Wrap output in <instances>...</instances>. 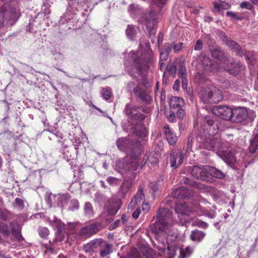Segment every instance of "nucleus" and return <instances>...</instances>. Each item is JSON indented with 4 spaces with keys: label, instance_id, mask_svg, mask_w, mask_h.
<instances>
[{
    "label": "nucleus",
    "instance_id": "obj_1",
    "mask_svg": "<svg viewBox=\"0 0 258 258\" xmlns=\"http://www.w3.org/2000/svg\"><path fill=\"white\" fill-rule=\"evenodd\" d=\"M219 123L218 119L214 120L210 116L205 117L202 122L203 135L198 134L197 140L201 148L216 151L226 156L228 143L223 141L220 138L214 137L219 131Z\"/></svg>",
    "mask_w": 258,
    "mask_h": 258
},
{
    "label": "nucleus",
    "instance_id": "obj_2",
    "mask_svg": "<svg viewBox=\"0 0 258 258\" xmlns=\"http://www.w3.org/2000/svg\"><path fill=\"white\" fill-rule=\"evenodd\" d=\"M200 202L205 207H203L197 203L179 202L175 203L174 210L177 214L181 225L184 226L189 223V216L193 215L199 216H206L211 219L215 217L216 212L214 210L210 209L211 204L205 199H202Z\"/></svg>",
    "mask_w": 258,
    "mask_h": 258
},
{
    "label": "nucleus",
    "instance_id": "obj_3",
    "mask_svg": "<svg viewBox=\"0 0 258 258\" xmlns=\"http://www.w3.org/2000/svg\"><path fill=\"white\" fill-rule=\"evenodd\" d=\"M134 67L139 75L147 71L154 61L153 51L150 48L138 50L132 55Z\"/></svg>",
    "mask_w": 258,
    "mask_h": 258
},
{
    "label": "nucleus",
    "instance_id": "obj_4",
    "mask_svg": "<svg viewBox=\"0 0 258 258\" xmlns=\"http://www.w3.org/2000/svg\"><path fill=\"white\" fill-rule=\"evenodd\" d=\"M172 213L167 208H160L154 216L155 220L151 226V230L156 235L160 232H166L168 229L169 222L172 220Z\"/></svg>",
    "mask_w": 258,
    "mask_h": 258
},
{
    "label": "nucleus",
    "instance_id": "obj_5",
    "mask_svg": "<svg viewBox=\"0 0 258 258\" xmlns=\"http://www.w3.org/2000/svg\"><path fill=\"white\" fill-rule=\"evenodd\" d=\"M138 157L131 158L126 157L118 163V167L122 170L124 177L128 180L134 179L136 176V171L139 167Z\"/></svg>",
    "mask_w": 258,
    "mask_h": 258
},
{
    "label": "nucleus",
    "instance_id": "obj_6",
    "mask_svg": "<svg viewBox=\"0 0 258 258\" xmlns=\"http://www.w3.org/2000/svg\"><path fill=\"white\" fill-rule=\"evenodd\" d=\"M199 94L205 103H217L223 99L221 91L213 86L201 90Z\"/></svg>",
    "mask_w": 258,
    "mask_h": 258
},
{
    "label": "nucleus",
    "instance_id": "obj_7",
    "mask_svg": "<svg viewBox=\"0 0 258 258\" xmlns=\"http://www.w3.org/2000/svg\"><path fill=\"white\" fill-rule=\"evenodd\" d=\"M11 231L9 229L8 225L6 223H0V232L5 237H8L11 232L12 235L19 242L24 240L21 234V227L16 221L10 223Z\"/></svg>",
    "mask_w": 258,
    "mask_h": 258
},
{
    "label": "nucleus",
    "instance_id": "obj_8",
    "mask_svg": "<svg viewBox=\"0 0 258 258\" xmlns=\"http://www.w3.org/2000/svg\"><path fill=\"white\" fill-rule=\"evenodd\" d=\"M124 112L127 117L131 120L142 121L145 119V115L139 112L138 108L132 104H127Z\"/></svg>",
    "mask_w": 258,
    "mask_h": 258
},
{
    "label": "nucleus",
    "instance_id": "obj_9",
    "mask_svg": "<svg viewBox=\"0 0 258 258\" xmlns=\"http://www.w3.org/2000/svg\"><path fill=\"white\" fill-rule=\"evenodd\" d=\"M102 228L100 223L95 222L82 227L79 231V234L83 237L88 238L97 233Z\"/></svg>",
    "mask_w": 258,
    "mask_h": 258
},
{
    "label": "nucleus",
    "instance_id": "obj_10",
    "mask_svg": "<svg viewBox=\"0 0 258 258\" xmlns=\"http://www.w3.org/2000/svg\"><path fill=\"white\" fill-rule=\"evenodd\" d=\"M207 167H208V166H195L191 170V174L197 179L208 181L210 179L209 176H208V168Z\"/></svg>",
    "mask_w": 258,
    "mask_h": 258
},
{
    "label": "nucleus",
    "instance_id": "obj_11",
    "mask_svg": "<svg viewBox=\"0 0 258 258\" xmlns=\"http://www.w3.org/2000/svg\"><path fill=\"white\" fill-rule=\"evenodd\" d=\"M233 109L226 106H218L213 108V112L220 118L227 120H231L232 116Z\"/></svg>",
    "mask_w": 258,
    "mask_h": 258
},
{
    "label": "nucleus",
    "instance_id": "obj_12",
    "mask_svg": "<svg viewBox=\"0 0 258 258\" xmlns=\"http://www.w3.org/2000/svg\"><path fill=\"white\" fill-rule=\"evenodd\" d=\"M194 194L192 190L187 189L183 186H179L172 190L171 197L175 199H183L189 198L192 197Z\"/></svg>",
    "mask_w": 258,
    "mask_h": 258
},
{
    "label": "nucleus",
    "instance_id": "obj_13",
    "mask_svg": "<svg viewBox=\"0 0 258 258\" xmlns=\"http://www.w3.org/2000/svg\"><path fill=\"white\" fill-rule=\"evenodd\" d=\"M121 201L119 199L109 200L105 207V210L109 216H114L120 209Z\"/></svg>",
    "mask_w": 258,
    "mask_h": 258
},
{
    "label": "nucleus",
    "instance_id": "obj_14",
    "mask_svg": "<svg viewBox=\"0 0 258 258\" xmlns=\"http://www.w3.org/2000/svg\"><path fill=\"white\" fill-rule=\"evenodd\" d=\"M157 15L153 11H150L144 16V25L147 30L151 32L157 23Z\"/></svg>",
    "mask_w": 258,
    "mask_h": 258
},
{
    "label": "nucleus",
    "instance_id": "obj_15",
    "mask_svg": "<svg viewBox=\"0 0 258 258\" xmlns=\"http://www.w3.org/2000/svg\"><path fill=\"white\" fill-rule=\"evenodd\" d=\"M184 156L179 150L173 149L170 155V162L172 167L177 168L183 162Z\"/></svg>",
    "mask_w": 258,
    "mask_h": 258
},
{
    "label": "nucleus",
    "instance_id": "obj_16",
    "mask_svg": "<svg viewBox=\"0 0 258 258\" xmlns=\"http://www.w3.org/2000/svg\"><path fill=\"white\" fill-rule=\"evenodd\" d=\"M232 116L230 121L233 122H241L247 116V112L243 107H236L233 109Z\"/></svg>",
    "mask_w": 258,
    "mask_h": 258
},
{
    "label": "nucleus",
    "instance_id": "obj_17",
    "mask_svg": "<svg viewBox=\"0 0 258 258\" xmlns=\"http://www.w3.org/2000/svg\"><path fill=\"white\" fill-rule=\"evenodd\" d=\"M202 63L204 70L207 73H217L220 69V65L218 63L211 60L206 56L204 57Z\"/></svg>",
    "mask_w": 258,
    "mask_h": 258
},
{
    "label": "nucleus",
    "instance_id": "obj_18",
    "mask_svg": "<svg viewBox=\"0 0 258 258\" xmlns=\"http://www.w3.org/2000/svg\"><path fill=\"white\" fill-rule=\"evenodd\" d=\"M172 48V45L169 43H165L160 50V59L159 61L160 69L161 70L164 69L166 63L164 62L169 57V52Z\"/></svg>",
    "mask_w": 258,
    "mask_h": 258
},
{
    "label": "nucleus",
    "instance_id": "obj_19",
    "mask_svg": "<svg viewBox=\"0 0 258 258\" xmlns=\"http://www.w3.org/2000/svg\"><path fill=\"white\" fill-rule=\"evenodd\" d=\"M145 201V196L143 193V188L142 186H139L138 192L134 196V199L131 201L128 208L134 210L136 208V205H140Z\"/></svg>",
    "mask_w": 258,
    "mask_h": 258
},
{
    "label": "nucleus",
    "instance_id": "obj_20",
    "mask_svg": "<svg viewBox=\"0 0 258 258\" xmlns=\"http://www.w3.org/2000/svg\"><path fill=\"white\" fill-rule=\"evenodd\" d=\"M102 239L97 238L92 240L89 243L85 244L83 247L84 251L87 253L95 252L99 249Z\"/></svg>",
    "mask_w": 258,
    "mask_h": 258
},
{
    "label": "nucleus",
    "instance_id": "obj_21",
    "mask_svg": "<svg viewBox=\"0 0 258 258\" xmlns=\"http://www.w3.org/2000/svg\"><path fill=\"white\" fill-rule=\"evenodd\" d=\"M163 128L168 143L170 145L174 146L177 141L176 134L170 128L168 124L165 125Z\"/></svg>",
    "mask_w": 258,
    "mask_h": 258
},
{
    "label": "nucleus",
    "instance_id": "obj_22",
    "mask_svg": "<svg viewBox=\"0 0 258 258\" xmlns=\"http://www.w3.org/2000/svg\"><path fill=\"white\" fill-rule=\"evenodd\" d=\"M133 92L135 95L143 102H149L151 100L150 95L144 89L140 87L137 86L135 87L133 90Z\"/></svg>",
    "mask_w": 258,
    "mask_h": 258
},
{
    "label": "nucleus",
    "instance_id": "obj_23",
    "mask_svg": "<svg viewBox=\"0 0 258 258\" xmlns=\"http://www.w3.org/2000/svg\"><path fill=\"white\" fill-rule=\"evenodd\" d=\"M99 251L101 256L105 257L112 252L113 246L111 244L108 243L102 239L101 244L99 247Z\"/></svg>",
    "mask_w": 258,
    "mask_h": 258
},
{
    "label": "nucleus",
    "instance_id": "obj_24",
    "mask_svg": "<svg viewBox=\"0 0 258 258\" xmlns=\"http://www.w3.org/2000/svg\"><path fill=\"white\" fill-rule=\"evenodd\" d=\"M184 101L182 98L177 96H172L169 100V105L171 109L182 108L184 106Z\"/></svg>",
    "mask_w": 258,
    "mask_h": 258
},
{
    "label": "nucleus",
    "instance_id": "obj_25",
    "mask_svg": "<svg viewBox=\"0 0 258 258\" xmlns=\"http://www.w3.org/2000/svg\"><path fill=\"white\" fill-rule=\"evenodd\" d=\"M206 235L205 232L198 229H195L191 231L189 239L195 242L200 243L202 241Z\"/></svg>",
    "mask_w": 258,
    "mask_h": 258
},
{
    "label": "nucleus",
    "instance_id": "obj_26",
    "mask_svg": "<svg viewBox=\"0 0 258 258\" xmlns=\"http://www.w3.org/2000/svg\"><path fill=\"white\" fill-rule=\"evenodd\" d=\"M208 176H209V180L208 182H212L213 177L222 179L225 177L224 174L220 170L217 168L208 166Z\"/></svg>",
    "mask_w": 258,
    "mask_h": 258
},
{
    "label": "nucleus",
    "instance_id": "obj_27",
    "mask_svg": "<svg viewBox=\"0 0 258 258\" xmlns=\"http://www.w3.org/2000/svg\"><path fill=\"white\" fill-rule=\"evenodd\" d=\"M148 161V165L150 168L154 166L158 162V155L155 151L147 152L144 156V160Z\"/></svg>",
    "mask_w": 258,
    "mask_h": 258
},
{
    "label": "nucleus",
    "instance_id": "obj_28",
    "mask_svg": "<svg viewBox=\"0 0 258 258\" xmlns=\"http://www.w3.org/2000/svg\"><path fill=\"white\" fill-rule=\"evenodd\" d=\"M130 144V141L126 138H119L116 141L117 147L120 151L123 152H128L131 149Z\"/></svg>",
    "mask_w": 258,
    "mask_h": 258
},
{
    "label": "nucleus",
    "instance_id": "obj_29",
    "mask_svg": "<svg viewBox=\"0 0 258 258\" xmlns=\"http://www.w3.org/2000/svg\"><path fill=\"white\" fill-rule=\"evenodd\" d=\"M159 249L166 256L167 258H172L176 253V248L168 244L167 247L165 245H163L162 247L160 246Z\"/></svg>",
    "mask_w": 258,
    "mask_h": 258
},
{
    "label": "nucleus",
    "instance_id": "obj_30",
    "mask_svg": "<svg viewBox=\"0 0 258 258\" xmlns=\"http://www.w3.org/2000/svg\"><path fill=\"white\" fill-rule=\"evenodd\" d=\"M14 214L7 209L0 210V220L4 221H10L14 219Z\"/></svg>",
    "mask_w": 258,
    "mask_h": 258
},
{
    "label": "nucleus",
    "instance_id": "obj_31",
    "mask_svg": "<svg viewBox=\"0 0 258 258\" xmlns=\"http://www.w3.org/2000/svg\"><path fill=\"white\" fill-rule=\"evenodd\" d=\"M55 227L57 229V238L61 241L64 239V225L60 221H56L55 222Z\"/></svg>",
    "mask_w": 258,
    "mask_h": 258
},
{
    "label": "nucleus",
    "instance_id": "obj_32",
    "mask_svg": "<svg viewBox=\"0 0 258 258\" xmlns=\"http://www.w3.org/2000/svg\"><path fill=\"white\" fill-rule=\"evenodd\" d=\"M249 151L251 153H254L258 149V134H254L250 140Z\"/></svg>",
    "mask_w": 258,
    "mask_h": 258
},
{
    "label": "nucleus",
    "instance_id": "obj_33",
    "mask_svg": "<svg viewBox=\"0 0 258 258\" xmlns=\"http://www.w3.org/2000/svg\"><path fill=\"white\" fill-rule=\"evenodd\" d=\"M228 72L231 74L236 76L241 71L242 66L239 63L235 62H231L230 66H228Z\"/></svg>",
    "mask_w": 258,
    "mask_h": 258
},
{
    "label": "nucleus",
    "instance_id": "obj_34",
    "mask_svg": "<svg viewBox=\"0 0 258 258\" xmlns=\"http://www.w3.org/2000/svg\"><path fill=\"white\" fill-rule=\"evenodd\" d=\"M182 181L185 184L189 185L192 187L200 189H203L205 188L204 184L196 182L193 180L185 177L183 178Z\"/></svg>",
    "mask_w": 258,
    "mask_h": 258
},
{
    "label": "nucleus",
    "instance_id": "obj_35",
    "mask_svg": "<svg viewBox=\"0 0 258 258\" xmlns=\"http://www.w3.org/2000/svg\"><path fill=\"white\" fill-rule=\"evenodd\" d=\"M194 249V247L190 246H188L185 248H181L179 258L189 257L192 254Z\"/></svg>",
    "mask_w": 258,
    "mask_h": 258
},
{
    "label": "nucleus",
    "instance_id": "obj_36",
    "mask_svg": "<svg viewBox=\"0 0 258 258\" xmlns=\"http://www.w3.org/2000/svg\"><path fill=\"white\" fill-rule=\"evenodd\" d=\"M241 55H242L245 57V59L248 61V63H250L251 65L254 64L255 63V57L253 51H244L242 50V52L240 51Z\"/></svg>",
    "mask_w": 258,
    "mask_h": 258
},
{
    "label": "nucleus",
    "instance_id": "obj_37",
    "mask_svg": "<svg viewBox=\"0 0 258 258\" xmlns=\"http://www.w3.org/2000/svg\"><path fill=\"white\" fill-rule=\"evenodd\" d=\"M212 56L217 59L219 60H222L226 57L224 56V53L223 51L221 50L219 48H214V49H210Z\"/></svg>",
    "mask_w": 258,
    "mask_h": 258
},
{
    "label": "nucleus",
    "instance_id": "obj_38",
    "mask_svg": "<svg viewBox=\"0 0 258 258\" xmlns=\"http://www.w3.org/2000/svg\"><path fill=\"white\" fill-rule=\"evenodd\" d=\"M226 44L229 47L231 48L232 49H235L237 52L238 55H241L240 51H241L242 52V48L236 42L231 39H227L226 41Z\"/></svg>",
    "mask_w": 258,
    "mask_h": 258
},
{
    "label": "nucleus",
    "instance_id": "obj_39",
    "mask_svg": "<svg viewBox=\"0 0 258 258\" xmlns=\"http://www.w3.org/2000/svg\"><path fill=\"white\" fill-rule=\"evenodd\" d=\"M140 128L138 129V124L136 123L135 130L136 135L141 138L146 137L147 136V130L143 123L140 124Z\"/></svg>",
    "mask_w": 258,
    "mask_h": 258
},
{
    "label": "nucleus",
    "instance_id": "obj_40",
    "mask_svg": "<svg viewBox=\"0 0 258 258\" xmlns=\"http://www.w3.org/2000/svg\"><path fill=\"white\" fill-rule=\"evenodd\" d=\"M125 33L129 39H133L136 34L134 26L128 25L126 29Z\"/></svg>",
    "mask_w": 258,
    "mask_h": 258
},
{
    "label": "nucleus",
    "instance_id": "obj_41",
    "mask_svg": "<svg viewBox=\"0 0 258 258\" xmlns=\"http://www.w3.org/2000/svg\"><path fill=\"white\" fill-rule=\"evenodd\" d=\"M102 97L106 100H109L112 95L111 90L108 87L103 88L101 91Z\"/></svg>",
    "mask_w": 258,
    "mask_h": 258
},
{
    "label": "nucleus",
    "instance_id": "obj_42",
    "mask_svg": "<svg viewBox=\"0 0 258 258\" xmlns=\"http://www.w3.org/2000/svg\"><path fill=\"white\" fill-rule=\"evenodd\" d=\"M84 211L85 214L88 216H91L93 215V207L90 202H86L85 203L84 206Z\"/></svg>",
    "mask_w": 258,
    "mask_h": 258
},
{
    "label": "nucleus",
    "instance_id": "obj_43",
    "mask_svg": "<svg viewBox=\"0 0 258 258\" xmlns=\"http://www.w3.org/2000/svg\"><path fill=\"white\" fill-rule=\"evenodd\" d=\"M39 235L42 238L46 239L49 234L48 229L45 227H39L38 229Z\"/></svg>",
    "mask_w": 258,
    "mask_h": 258
},
{
    "label": "nucleus",
    "instance_id": "obj_44",
    "mask_svg": "<svg viewBox=\"0 0 258 258\" xmlns=\"http://www.w3.org/2000/svg\"><path fill=\"white\" fill-rule=\"evenodd\" d=\"M166 67V71L164 72V75L168 74L169 75H173L176 71V68L174 65H167Z\"/></svg>",
    "mask_w": 258,
    "mask_h": 258
},
{
    "label": "nucleus",
    "instance_id": "obj_45",
    "mask_svg": "<svg viewBox=\"0 0 258 258\" xmlns=\"http://www.w3.org/2000/svg\"><path fill=\"white\" fill-rule=\"evenodd\" d=\"M178 77L182 80H186V70L184 67H180L178 73Z\"/></svg>",
    "mask_w": 258,
    "mask_h": 258
},
{
    "label": "nucleus",
    "instance_id": "obj_46",
    "mask_svg": "<svg viewBox=\"0 0 258 258\" xmlns=\"http://www.w3.org/2000/svg\"><path fill=\"white\" fill-rule=\"evenodd\" d=\"M70 199V196L68 195L65 194L60 196V202L62 206L67 205L68 201Z\"/></svg>",
    "mask_w": 258,
    "mask_h": 258
},
{
    "label": "nucleus",
    "instance_id": "obj_47",
    "mask_svg": "<svg viewBox=\"0 0 258 258\" xmlns=\"http://www.w3.org/2000/svg\"><path fill=\"white\" fill-rule=\"evenodd\" d=\"M15 206L19 210H22L24 207L23 200L21 198H17L15 200Z\"/></svg>",
    "mask_w": 258,
    "mask_h": 258
},
{
    "label": "nucleus",
    "instance_id": "obj_48",
    "mask_svg": "<svg viewBox=\"0 0 258 258\" xmlns=\"http://www.w3.org/2000/svg\"><path fill=\"white\" fill-rule=\"evenodd\" d=\"M195 225L201 228H207L208 226V224L205 221L197 219L195 221Z\"/></svg>",
    "mask_w": 258,
    "mask_h": 258
},
{
    "label": "nucleus",
    "instance_id": "obj_49",
    "mask_svg": "<svg viewBox=\"0 0 258 258\" xmlns=\"http://www.w3.org/2000/svg\"><path fill=\"white\" fill-rule=\"evenodd\" d=\"M226 16L231 18L232 19L236 20H241L242 19V17L238 16L236 13L231 11L227 12Z\"/></svg>",
    "mask_w": 258,
    "mask_h": 258
},
{
    "label": "nucleus",
    "instance_id": "obj_50",
    "mask_svg": "<svg viewBox=\"0 0 258 258\" xmlns=\"http://www.w3.org/2000/svg\"><path fill=\"white\" fill-rule=\"evenodd\" d=\"M79 207V201L76 199H73L70 202V208L72 210L77 209Z\"/></svg>",
    "mask_w": 258,
    "mask_h": 258
},
{
    "label": "nucleus",
    "instance_id": "obj_51",
    "mask_svg": "<svg viewBox=\"0 0 258 258\" xmlns=\"http://www.w3.org/2000/svg\"><path fill=\"white\" fill-rule=\"evenodd\" d=\"M240 8L246 9L247 10H251L253 8V6L248 2H242L240 4Z\"/></svg>",
    "mask_w": 258,
    "mask_h": 258
},
{
    "label": "nucleus",
    "instance_id": "obj_52",
    "mask_svg": "<svg viewBox=\"0 0 258 258\" xmlns=\"http://www.w3.org/2000/svg\"><path fill=\"white\" fill-rule=\"evenodd\" d=\"M134 210H135L133 213L132 216L135 219H137L139 218L141 212L138 205H136V208Z\"/></svg>",
    "mask_w": 258,
    "mask_h": 258
},
{
    "label": "nucleus",
    "instance_id": "obj_53",
    "mask_svg": "<svg viewBox=\"0 0 258 258\" xmlns=\"http://www.w3.org/2000/svg\"><path fill=\"white\" fill-rule=\"evenodd\" d=\"M203 43L201 39H198L196 41V44L195 46L194 49L195 50H200L203 47Z\"/></svg>",
    "mask_w": 258,
    "mask_h": 258
},
{
    "label": "nucleus",
    "instance_id": "obj_54",
    "mask_svg": "<svg viewBox=\"0 0 258 258\" xmlns=\"http://www.w3.org/2000/svg\"><path fill=\"white\" fill-rule=\"evenodd\" d=\"M149 186L151 187L153 192L155 193L159 189V185H158L157 182H150L149 184Z\"/></svg>",
    "mask_w": 258,
    "mask_h": 258
},
{
    "label": "nucleus",
    "instance_id": "obj_55",
    "mask_svg": "<svg viewBox=\"0 0 258 258\" xmlns=\"http://www.w3.org/2000/svg\"><path fill=\"white\" fill-rule=\"evenodd\" d=\"M167 119L170 122H175L176 121V116L174 112H170V114L167 115Z\"/></svg>",
    "mask_w": 258,
    "mask_h": 258
},
{
    "label": "nucleus",
    "instance_id": "obj_56",
    "mask_svg": "<svg viewBox=\"0 0 258 258\" xmlns=\"http://www.w3.org/2000/svg\"><path fill=\"white\" fill-rule=\"evenodd\" d=\"M177 112L176 113V115L178 118L179 119H182L185 115V111L181 108H177Z\"/></svg>",
    "mask_w": 258,
    "mask_h": 258
},
{
    "label": "nucleus",
    "instance_id": "obj_57",
    "mask_svg": "<svg viewBox=\"0 0 258 258\" xmlns=\"http://www.w3.org/2000/svg\"><path fill=\"white\" fill-rule=\"evenodd\" d=\"M167 0H154V3L158 7L162 8L166 3Z\"/></svg>",
    "mask_w": 258,
    "mask_h": 258
},
{
    "label": "nucleus",
    "instance_id": "obj_58",
    "mask_svg": "<svg viewBox=\"0 0 258 258\" xmlns=\"http://www.w3.org/2000/svg\"><path fill=\"white\" fill-rule=\"evenodd\" d=\"M120 223V220H116L112 224H111L109 227L110 230H112L117 227Z\"/></svg>",
    "mask_w": 258,
    "mask_h": 258
},
{
    "label": "nucleus",
    "instance_id": "obj_59",
    "mask_svg": "<svg viewBox=\"0 0 258 258\" xmlns=\"http://www.w3.org/2000/svg\"><path fill=\"white\" fill-rule=\"evenodd\" d=\"M220 5H221V10H227L230 8L231 6L228 3H227L226 2L220 1Z\"/></svg>",
    "mask_w": 258,
    "mask_h": 258
},
{
    "label": "nucleus",
    "instance_id": "obj_60",
    "mask_svg": "<svg viewBox=\"0 0 258 258\" xmlns=\"http://www.w3.org/2000/svg\"><path fill=\"white\" fill-rule=\"evenodd\" d=\"M183 43L181 42H179L177 44L174 45L173 49L175 51H178L180 50L182 48Z\"/></svg>",
    "mask_w": 258,
    "mask_h": 258
},
{
    "label": "nucleus",
    "instance_id": "obj_61",
    "mask_svg": "<svg viewBox=\"0 0 258 258\" xmlns=\"http://www.w3.org/2000/svg\"><path fill=\"white\" fill-rule=\"evenodd\" d=\"M141 204H142V211L145 213H146L150 209L149 205L148 204H145L144 202Z\"/></svg>",
    "mask_w": 258,
    "mask_h": 258
},
{
    "label": "nucleus",
    "instance_id": "obj_62",
    "mask_svg": "<svg viewBox=\"0 0 258 258\" xmlns=\"http://www.w3.org/2000/svg\"><path fill=\"white\" fill-rule=\"evenodd\" d=\"M131 187V183L128 182L123 183L121 186V188L122 189L125 188V189L126 190L129 189Z\"/></svg>",
    "mask_w": 258,
    "mask_h": 258
},
{
    "label": "nucleus",
    "instance_id": "obj_63",
    "mask_svg": "<svg viewBox=\"0 0 258 258\" xmlns=\"http://www.w3.org/2000/svg\"><path fill=\"white\" fill-rule=\"evenodd\" d=\"M116 180L117 179L116 178L111 176L108 177L106 179L107 182L110 184L114 183Z\"/></svg>",
    "mask_w": 258,
    "mask_h": 258
},
{
    "label": "nucleus",
    "instance_id": "obj_64",
    "mask_svg": "<svg viewBox=\"0 0 258 258\" xmlns=\"http://www.w3.org/2000/svg\"><path fill=\"white\" fill-rule=\"evenodd\" d=\"M180 81L178 80H176L175 81L174 84L173 86V89L174 90H178V88L180 86Z\"/></svg>",
    "mask_w": 258,
    "mask_h": 258
}]
</instances>
